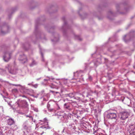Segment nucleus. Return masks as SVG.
<instances>
[{
  "instance_id": "obj_57",
  "label": "nucleus",
  "mask_w": 135,
  "mask_h": 135,
  "mask_svg": "<svg viewBox=\"0 0 135 135\" xmlns=\"http://www.w3.org/2000/svg\"><path fill=\"white\" fill-rule=\"evenodd\" d=\"M27 91H29V90H28V89H27Z\"/></svg>"
},
{
  "instance_id": "obj_49",
  "label": "nucleus",
  "mask_w": 135,
  "mask_h": 135,
  "mask_svg": "<svg viewBox=\"0 0 135 135\" xmlns=\"http://www.w3.org/2000/svg\"><path fill=\"white\" fill-rule=\"evenodd\" d=\"M35 111H36V112H38V110H37V109H36V110H35Z\"/></svg>"
},
{
  "instance_id": "obj_30",
  "label": "nucleus",
  "mask_w": 135,
  "mask_h": 135,
  "mask_svg": "<svg viewBox=\"0 0 135 135\" xmlns=\"http://www.w3.org/2000/svg\"><path fill=\"white\" fill-rule=\"evenodd\" d=\"M40 52L41 54V57H42V60L43 61H44V57H43V54L42 53V52L41 51V50L40 49Z\"/></svg>"
},
{
  "instance_id": "obj_41",
  "label": "nucleus",
  "mask_w": 135,
  "mask_h": 135,
  "mask_svg": "<svg viewBox=\"0 0 135 135\" xmlns=\"http://www.w3.org/2000/svg\"><path fill=\"white\" fill-rule=\"evenodd\" d=\"M72 116L73 117H75V115H71L70 116V117H71Z\"/></svg>"
},
{
  "instance_id": "obj_13",
  "label": "nucleus",
  "mask_w": 135,
  "mask_h": 135,
  "mask_svg": "<svg viewBox=\"0 0 135 135\" xmlns=\"http://www.w3.org/2000/svg\"><path fill=\"white\" fill-rule=\"evenodd\" d=\"M7 117H9V118L6 120V122L7 124L10 126L15 124V122L14 119L8 116Z\"/></svg>"
},
{
  "instance_id": "obj_42",
  "label": "nucleus",
  "mask_w": 135,
  "mask_h": 135,
  "mask_svg": "<svg viewBox=\"0 0 135 135\" xmlns=\"http://www.w3.org/2000/svg\"><path fill=\"white\" fill-rule=\"evenodd\" d=\"M22 97H25V98H26L27 97H26V96L25 95H23L22 96Z\"/></svg>"
},
{
  "instance_id": "obj_5",
  "label": "nucleus",
  "mask_w": 135,
  "mask_h": 135,
  "mask_svg": "<svg viewBox=\"0 0 135 135\" xmlns=\"http://www.w3.org/2000/svg\"><path fill=\"white\" fill-rule=\"evenodd\" d=\"M12 52L5 51L3 56V59L5 62H8L11 59L12 55Z\"/></svg>"
},
{
  "instance_id": "obj_28",
  "label": "nucleus",
  "mask_w": 135,
  "mask_h": 135,
  "mask_svg": "<svg viewBox=\"0 0 135 135\" xmlns=\"http://www.w3.org/2000/svg\"><path fill=\"white\" fill-rule=\"evenodd\" d=\"M49 79H44V81H47L48 80H49L50 81H51V80H53L54 79V78H50L49 77H48Z\"/></svg>"
},
{
  "instance_id": "obj_40",
  "label": "nucleus",
  "mask_w": 135,
  "mask_h": 135,
  "mask_svg": "<svg viewBox=\"0 0 135 135\" xmlns=\"http://www.w3.org/2000/svg\"><path fill=\"white\" fill-rule=\"evenodd\" d=\"M50 30H51V31H53V30L54 29V28L53 27H50Z\"/></svg>"
},
{
  "instance_id": "obj_44",
  "label": "nucleus",
  "mask_w": 135,
  "mask_h": 135,
  "mask_svg": "<svg viewBox=\"0 0 135 135\" xmlns=\"http://www.w3.org/2000/svg\"><path fill=\"white\" fill-rule=\"evenodd\" d=\"M49 28H48L47 29V31H48V32H50V31H49Z\"/></svg>"
},
{
  "instance_id": "obj_1",
  "label": "nucleus",
  "mask_w": 135,
  "mask_h": 135,
  "mask_svg": "<svg viewBox=\"0 0 135 135\" xmlns=\"http://www.w3.org/2000/svg\"><path fill=\"white\" fill-rule=\"evenodd\" d=\"M84 88L88 90V91H86V93H84L83 94L81 95L83 96L84 98L86 97L87 98H88L90 99L91 98L90 96H92L93 95H95L96 97H98V93L96 91H93L87 85H85L84 86Z\"/></svg>"
},
{
  "instance_id": "obj_21",
  "label": "nucleus",
  "mask_w": 135,
  "mask_h": 135,
  "mask_svg": "<svg viewBox=\"0 0 135 135\" xmlns=\"http://www.w3.org/2000/svg\"><path fill=\"white\" fill-rule=\"evenodd\" d=\"M65 95L66 97H69L71 98L74 97L75 96V93H72L69 94H65Z\"/></svg>"
},
{
  "instance_id": "obj_11",
  "label": "nucleus",
  "mask_w": 135,
  "mask_h": 135,
  "mask_svg": "<svg viewBox=\"0 0 135 135\" xmlns=\"http://www.w3.org/2000/svg\"><path fill=\"white\" fill-rule=\"evenodd\" d=\"M62 19L64 21V23L63 26L62 27V29L64 34L65 33L66 30L69 28V27L67 25V23L65 21V17H62Z\"/></svg>"
},
{
  "instance_id": "obj_48",
  "label": "nucleus",
  "mask_w": 135,
  "mask_h": 135,
  "mask_svg": "<svg viewBox=\"0 0 135 135\" xmlns=\"http://www.w3.org/2000/svg\"><path fill=\"white\" fill-rule=\"evenodd\" d=\"M78 39H79V40H80V41H81V39L80 38H79V37H78Z\"/></svg>"
},
{
  "instance_id": "obj_35",
  "label": "nucleus",
  "mask_w": 135,
  "mask_h": 135,
  "mask_svg": "<svg viewBox=\"0 0 135 135\" xmlns=\"http://www.w3.org/2000/svg\"><path fill=\"white\" fill-rule=\"evenodd\" d=\"M10 102H8V105L10 106L11 108H12V105H11V104H10Z\"/></svg>"
},
{
  "instance_id": "obj_61",
  "label": "nucleus",
  "mask_w": 135,
  "mask_h": 135,
  "mask_svg": "<svg viewBox=\"0 0 135 135\" xmlns=\"http://www.w3.org/2000/svg\"><path fill=\"white\" fill-rule=\"evenodd\" d=\"M78 13H79V11L78 12Z\"/></svg>"
},
{
  "instance_id": "obj_20",
  "label": "nucleus",
  "mask_w": 135,
  "mask_h": 135,
  "mask_svg": "<svg viewBox=\"0 0 135 135\" xmlns=\"http://www.w3.org/2000/svg\"><path fill=\"white\" fill-rule=\"evenodd\" d=\"M13 131L9 130L6 131L4 133V135H13Z\"/></svg>"
},
{
  "instance_id": "obj_60",
  "label": "nucleus",
  "mask_w": 135,
  "mask_h": 135,
  "mask_svg": "<svg viewBox=\"0 0 135 135\" xmlns=\"http://www.w3.org/2000/svg\"><path fill=\"white\" fill-rule=\"evenodd\" d=\"M74 121H76V119L75 120H74Z\"/></svg>"
},
{
  "instance_id": "obj_51",
  "label": "nucleus",
  "mask_w": 135,
  "mask_h": 135,
  "mask_svg": "<svg viewBox=\"0 0 135 135\" xmlns=\"http://www.w3.org/2000/svg\"><path fill=\"white\" fill-rule=\"evenodd\" d=\"M31 85V83H30H30H29V84H28V85Z\"/></svg>"
},
{
  "instance_id": "obj_56",
  "label": "nucleus",
  "mask_w": 135,
  "mask_h": 135,
  "mask_svg": "<svg viewBox=\"0 0 135 135\" xmlns=\"http://www.w3.org/2000/svg\"><path fill=\"white\" fill-rule=\"evenodd\" d=\"M48 70L49 71H50V69L49 68H48Z\"/></svg>"
},
{
  "instance_id": "obj_23",
  "label": "nucleus",
  "mask_w": 135,
  "mask_h": 135,
  "mask_svg": "<svg viewBox=\"0 0 135 135\" xmlns=\"http://www.w3.org/2000/svg\"><path fill=\"white\" fill-rule=\"evenodd\" d=\"M59 40V37L58 36L57 37H54L53 39L51 40V41L52 42H56L58 41Z\"/></svg>"
},
{
  "instance_id": "obj_45",
  "label": "nucleus",
  "mask_w": 135,
  "mask_h": 135,
  "mask_svg": "<svg viewBox=\"0 0 135 135\" xmlns=\"http://www.w3.org/2000/svg\"><path fill=\"white\" fill-rule=\"evenodd\" d=\"M41 78H39L37 79H36V80H39L40 79H41Z\"/></svg>"
},
{
  "instance_id": "obj_7",
  "label": "nucleus",
  "mask_w": 135,
  "mask_h": 135,
  "mask_svg": "<svg viewBox=\"0 0 135 135\" xmlns=\"http://www.w3.org/2000/svg\"><path fill=\"white\" fill-rule=\"evenodd\" d=\"M15 104L17 105V107L27 108L28 106L27 102L26 100H24L20 102L17 101L15 103Z\"/></svg>"
},
{
  "instance_id": "obj_33",
  "label": "nucleus",
  "mask_w": 135,
  "mask_h": 135,
  "mask_svg": "<svg viewBox=\"0 0 135 135\" xmlns=\"http://www.w3.org/2000/svg\"><path fill=\"white\" fill-rule=\"evenodd\" d=\"M12 91L13 92L17 93V92L18 90H17V89L15 88V89H13L12 90Z\"/></svg>"
},
{
  "instance_id": "obj_16",
  "label": "nucleus",
  "mask_w": 135,
  "mask_h": 135,
  "mask_svg": "<svg viewBox=\"0 0 135 135\" xmlns=\"http://www.w3.org/2000/svg\"><path fill=\"white\" fill-rule=\"evenodd\" d=\"M115 16L116 15L113 13L110 10L108 13L107 17L109 19L112 20L113 19V17Z\"/></svg>"
},
{
  "instance_id": "obj_47",
  "label": "nucleus",
  "mask_w": 135,
  "mask_h": 135,
  "mask_svg": "<svg viewBox=\"0 0 135 135\" xmlns=\"http://www.w3.org/2000/svg\"><path fill=\"white\" fill-rule=\"evenodd\" d=\"M65 129H64L62 131V132H64V131L65 130Z\"/></svg>"
},
{
  "instance_id": "obj_37",
  "label": "nucleus",
  "mask_w": 135,
  "mask_h": 135,
  "mask_svg": "<svg viewBox=\"0 0 135 135\" xmlns=\"http://www.w3.org/2000/svg\"><path fill=\"white\" fill-rule=\"evenodd\" d=\"M2 133V131L0 129V135H3Z\"/></svg>"
},
{
  "instance_id": "obj_12",
  "label": "nucleus",
  "mask_w": 135,
  "mask_h": 135,
  "mask_svg": "<svg viewBox=\"0 0 135 135\" xmlns=\"http://www.w3.org/2000/svg\"><path fill=\"white\" fill-rule=\"evenodd\" d=\"M107 118L110 119H116L117 114L116 113L112 112H108L106 115Z\"/></svg>"
},
{
  "instance_id": "obj_10",
  "label": "nucleus",
  "mask_w": 135,
  "mask_h": 135,
  "mask_svg": "<svg viewBox=\"0 0 135 135\" xmlns=\"http://www.w3.org/2000/svg\"><path fill=\"white\" fill-rule=\"evenodd\" d=\"M18 59L20 62L22 64H24L27 61V57L24 54L20 55Z\"/></svg>"
},
{
  "instance_id": "obj_50",
  "label": "nucleus",
  "mask_w": 135,
  "mask_h": 135,
  "mask_svg": "<svg viewBox=\"0 0 135 135\" xmlns=\"http://www.w3.org/2000/svg\"><path fill=\"white\" fill-rule=\"evenodd\" d=\"M57 133H54V135H57Z\"/></svg>"
},
{
  "instance_id": "obj_24",
  "label": "nucleus",
  "mask_w": 135,
  "mask_h": 135,
  "mask_svg": "<svg viewBox=\"0 0 135 135\" xmlns=\"http://www.w3.org/2000/svg\"><path fill=\"white\" fill-rule=\"evenodd\" d=\"M37 62L35 60H32V62L30 64V66L31 67H32L34 65H37Z\"/></svg>"
},
{
  "instance_id": "obj_46",
  "label": "nucleus",
  "mask_w": 135,
  "mask_h": 135,
  "mask_svg": "<svg viewBox=\"0 0 135 135\" xmlns=\"http://www.w3.org/2000/svg\"><path fill=\"white\" fill-rule=\"evenodd\" d=\"M44 92V90H42L41 92V93H42V94Z\"/></svg>"
},
{
  "instance_id": "obj_19",
  "label": "nucleus",
  "mask_w": 135,
  "mask_h": 135,
  "mask_svg": "<svg viewBox=\"0 0 135 135\" xmlns=\"http://www.w3.org/2000/svg\"><path fill=\"white\" fill-rule=\"evenodd\" d=\"M121 4H116V7L117 9V10L118 12H119L120 13L124 14L123 12H119V11L120 9V7L121 6Z\"/></svg>"
},
{
  "instance_id": "obj_55",
  "label": "nucleus",
  "mask_w": 135,
  "mask_h": 135,
  "mask_svg": "<svg viewBox=\"0 0 135 135\" xmlns=\"http://www.w3.org/2000/svg\"><path fill=\"white\" fill-rule=\"evenodd\" d=\"M57 35V34H55V36H56Z\"/></svg>"
},
{
  "instance_id": "obj_3",
  "label": "nucleus",
  "mask_w": 135,
  "mask_h": 135,
  "mask_svg": "<svg viewBox=\"0 0 135 135\" xmlns=\"http://www.w3.org/2000/svg\"><path fill=\"white\" fill-rule=\"evenodd\" d=\"M38 22L37 21H36L35 31L34 34L36 38L37 39H44L46 40L44 34L40 31L37 30V26Z\"/></svg>"
},
{
  "instance_id": "obj_34",
  "label": "nucleus",
  "mask_w": 135,
  "mask_h": 135,
  "mask_svg": "<svg viewBox=\"0 0 135 135\" xmlns=\"http://www.w3.org/2000/svg\"><path fill=\"white\" fill-rule=\"evenodd\" d=\"M74 98L76 99L77 100H81V98L80 97H76Z\"/></svg>"
},
{
  "instance_id": "obj_31",
  "label": "nucleus",
  "mask_w": 135,
  "mask_h": 135,
  "mask_svg": "<svg viewBox=\"0 0 135 135\" xmlns=\"http://www.w3.org/2000/svg\"><path fill=\"white\" fill-rule=\"evenodd\" d=\"M50 87L51 88H57L55 86L52 84L51 85H50Z\"/></svg>"
},
{
  "instance_id": "obj_2",
  "label": "nucleus",
  "mask_w": 135,
  "mask_h": 135,
  "mask_svg": "<svg viewBox=\"0 0 135 135\" xmlns=\"http://www.w3.org/2000/svg\"><path fill=\"white\" fill-rule=\"evenodd\" d=\"M129 115V113L126 110L122 111L120 112L119 114V118L121 120L120 124L125 125L126 120Z\"/></svg>"
},
{
  "instance_id": "obj_38",
  "label": "nucleus",
  "mask_w": 135,
  "mask_h": 135,
  "mask_svg": "<svg viewBox=\"0 0 135 135\" xmlns=\"http://www.w3.org/2000/svg\"><path fill=\"white\" fill-rule=\"evenodd\" d=\"M12 85H14V86H21V85H16V84H12Z\"/></svg>"
},
{
  "instance_id": "obj_59",
  "label": "nucleus",
  "mask_w": 135,
  "mask_h": 135,
  "mask_svg": "<svg viewBox=\"0 0 135 135\" xmlns=\"http://www.w3.org/2000/svg\"><path fill=\"white\" fill-rule=\"evenodd\" d=\"M1 79H0V81H1Z\"/></svg>"
},
{
  "instance_id": "obj_43",
  "label": "nucleus",
  "mask_w": 135,
  "mask_h": 135,
  "mask_svg": "<svg viewBox=\"0 0 135 135\" xmlns=\"http://www.w3.org/2000/svg\"><path fill=\"white\" fill-rule=\"evenodd\" d=\"M33 86L35 88H36L37 86V85H35Z\"/></svg>"
},
{
  "instance_id": "obj_9",
  "label": "nucleus",
  "mask_w": 135,
  "mask_h": 135,
  "mask_svg": "<svg viewBox=\"0 0 135 135\" xmlns=\"http://www.w3.org/2000/svg\"><path fill=\"white\" fill-rule=\"evenodd\" d=\"M55 105L56 106L58 107V109L60 108V107H59L57 106L55 104H53L51 103L50 102H49L47 104V107L48 109V111L49 112H53L55 111V109L53 107V105Z\"/></svg>"
},
{
  "instance_id": "obj_53",
  "label": "nucleus",
  "mask_w": 135,
  "mask_h": 135,
  "mask_svg": "<svg viewBox=\"0 0 135 135\" xmlns=\"http://www.w3.org/2000/svg\"><path fill=\"white\" fill-rule=\"evenodd\" d=\"M4 100H5V101L6 102H7V101L6 99H4Z\"/></svg>"
},
{
  "instance_id": "obj_36",
  "label": "nucleus",
  "mask_w": 135,
  "mask_h": 135,
  "mask_svg": "<svg viewBox=\"0 0 135 135\" xmlns=\"http://www.w3.org/2000/svg\"><path fill=\"white\" fill-rule=\"evenodd\" d=\"M38 95H37L36 96H34V95H32V96L34 98H37L38 97Z\"/></svg>"
},
{
  "instance_id": "obj_27",
  "label": "nucleus",
  "mask_w": 135,
  "mask_h": 135,
  "mask_svg": "<svg viewBox=\"0 0 135 135\" xmlns=\"http://www.w3.org/2000/svg\"><path fill=\"white\" fill-rule=\"evenodd\" d=\"M63 114H65L63 112H57V113L55 114V115L57 116V118H58V117L59 116V115H62Z\"/></svg>"
},
{
  "instance_id": "obj_22",
  "label": "nucleus",
  "mask_w": 135,
  "mask_h": 135,
  "mask_svg": "<svg viewBox=\"0 0 135 135\" xmlns=\"http://www.w3.org/2000/svg\"><path fill=\"white\" fill-rule=\"evenodd\" d=\"M23 47L25 50H27L29 48V45L27 44H23Z\"/></svg>"
},
{
  "instance_id": "obj_52",
  "label": "nucleus",
  "mask_w": 135,
  "mask_h": 135,
  "mask_svg": "<svg viewBox=\"0 0 135 135\" xmlns=\"http://www.w3.org/2000/svg\"><path fill=\"white\" fill-rule=\"evenodd\" d=\"M94 65L96 67L97 66V65H95V63H94Z\"/></svg>"
},
{
  "instance_id": "obj_14",
  "label": "nucleus",
  "mask_w": 135,
  "mask_h": 135,
  "mask_svg": "<svg viewBox=\"0 0 135 135\" xmlns=\"http://www.w3.org/2000/svg\"><path fill=\"white\" fill-rule=\"evenodd\" d=\"M129 129L130 131V133L131 134L135 133V123L129 126Z\"/></svg>"
},
{
  "instance_id": "obj_39",
  "label": "nucleus",
  "mask_w": 135,
  "mask_h": 135,
  "mask_svg": "<svg viewBox=\"0 0 135 135\" xmlns=\"http://www.w3.org/2000/svg\"><path fill=\"white\" fill-rule=\"evenodd\" d=\"M50 92L51 93H54L55 92V91H52V90H50Z\"/></svg>"
},
{
  "instance_id": "obj_4",
  "label": "nucleus",
  "mask_w": 135,
  "mask_h": 135,
  "mask_svg": "<svg viewBox=\"0 0 135 135\" xmlns=\"http://www.w3.org/2000/svg\"><path fill=\"white\" fill-rule=\"evenodd\" d=\"M1 33L4 35L9 32V27L8 25L5 23H1L0 25Z\"/></svg>"
},
{
  "instance_id": "obj_26",
  "label": "nucleus",
  "mask_w": 135,
  "mask_h": 135,
  "mask_svg": "<svg viewBox=\"0 0 135 135\" xmlns=\"http://www.w3.org/2000/svg\"><path fill=\"white\" fill-rule=\"evenodd\" d=\"M41 128H42L43 129H49L50 128V127L49 126H48V125H46V126H41Z\"/></svg>"
},
{
  "instance_id": "obj_25",
  "label": "nucleus",
  "mask_w": 135,
  "mask_h": 135,
  "mask_svg": "<svg viewBox=\"0 0 135 135\" xmlns=\"http://www.w3.org/2000/svg\"><path fill=\"white\" fill-rule=\"evenodd\" d=\"M0 73L1 74H4L6 73V70H5L3 69H0Z\"/></svg>"
},
{
  "instance_id": "obj_54",
  "label": "nucleus",
  "mask_w": 135,
  "mask_h": 135,
  "mask_svg": "<svg viewBox=\"0 0 135 135\" xmlns=\"http://www.w3.org/2000/svg\"><path fill=\"white\" fill-rule=\"evenodd\" d=\"M55 93H59L58 92H56Z\"/></svg>"
},
{
  "instance_id": "obj_58",
  "label": "nucleus",
  "mask_w": 135,
  "mask_h": 135,
  "mask_svg": "<svg viewBox=\"0 0 135 135\" xmlns=\"http://www.w3.org/2000/svg\"><path fill=\"white\" fill-rule=\"evenodd\" d=\"M81 8H80L79 9V10H81Z\"/></svg>"
},
{
  "instance_id": "obj_15",
  "label": "nucleus",
  "mask_w": 135,
  "mask_h": 135,
  "mask_svg": "<svg viewBox=\"0 0 135 135\" xmlns=\"http://www.w3.org/2000/svg\"><path fill=\"white\" fill-rule=\"evenodd\" d=\"M64 108L67 111H70L72 110L71 105L69 103H66L64 104Z\"/></svg>"
},
{
  "instance_id": "obj_32",
  "label": "nucleus",
  "mask_w": 135,
  "mask_h": 135,
  "mask_svg": "<svg viewBox=\"0 0 135 135\" xmlns=\"http://www.w3.org/2000/svg\"><path fill=\"white\" fill-rule=\"evenodd\" d=\"M88 80L90 81H91L92 80V78L91 76H90V75L89 76Z\"/></svg>"
},
{
  "instance_id": "obj_8",
  "label": "nucleus",
  "mask_w": 135,
  "mask_h": 135,
  "mask_svg": "<svg viewBox=\"0 0 135 135\" xmlns=\"http://www.w3.org/2000/svg\"><path fill=\"white\" fill-rule=\"evenodd\" d=\"M6 70H7L9 73L12 74H15L17 72V70L16 69H12L10 65H8L6 66Z\"/></svg>"
},
{
  "instance_id": "obj_29",
  "label": "nucleus",
  "mask_w": 135,
  "mask_h": 135,
  "mask_svg": "<svg viewBox=\"0 0 135 135\" xmlns=\"http://www.w3.org/2000/svg\"><path fill=\"white\" fill-rule=\"evenodd\" d=\"M26 116L27 117H29L31 120L32 121L33 120V118L32 116L28 115H27Z\"/></svg>"
},
{
  "instance_id": "obj_17",
  "label": "nucleus",
  "mask_w": 135,
  "mask_h": 135,
  "mask_svg": "<svg viewBox=\"0 0 135 135\" xmlns=\"http://www.w3.org/2000/svg\"><path fill=\"white\" fill-rule=\"evenodd\" d=\"M75 125L76 124L73 123H71L68 125V128L69 129H71V130H73V131H75V129L76 128L75 127Z\"/></svg>"
},
{
  "instance_id": "obj_6",
  "label": "nucleus",
  "mask_w": 135,
  "mask_h": 135,
  "mask_svg": "<svg viewBox=\"0 0 135 135\" xmlns=\"http://www.w3.org/2000/svg\"><path fill=\"white\" fill-rule=\"evenodd\" d=\"M69 117L68 115L65 114L62 115H59L58 119L60 122L64 123H67L68 122Z\"/></svg>"
},
{
  "instance_id": "obj_18",
  "label": "nucleus",
  "mask_w": 135,
  "mask_h": 135,
  "mask_svg": "<svg viewBox=\"0 0 135 135\" xmlns=\"http://www.w3.org/2000/svg\"><path fill=\"white\" fill-rule=\"evenodd\" d=\"M18 9V7L17 6H16L12 9L11 11L9 13L8 15V16L9 18H11L10 15L11 14V15L12 14H13L14 12L17 11Z\"/></svg>"
}]
</instances>
